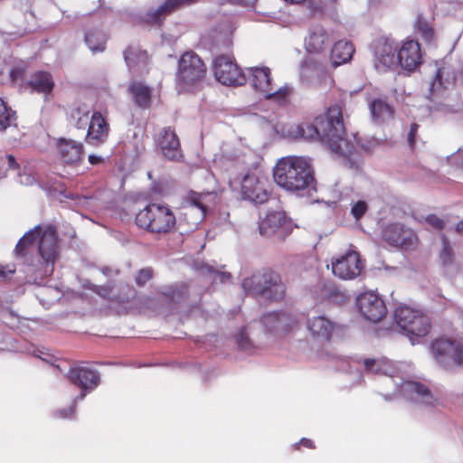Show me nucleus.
Wrapping results in <instances>:
<instances>
[{"label": "nucleus", "instance_id": "nucleus-1", "mask_svg": "<svg viewBox=\"0 0 463 463\" xmlns=\"http://www.w3.org/2000/svg\"><path fill=\"white\" fill-rule=\"evenodd\" d=\"M345 134L342 109L338 105L329 107L316 118L315 124H296L288 129V135L293 138L317 139L333 154L346 157L352 154L354 145L345 137Z\"/></svg>", "mask_w": 463, "mask_h": 463}, {"label": "nucleus", "instance_id": "nucleus-2", "mask_svg": "<svg viewBox=\"0 0 463 463\" xmlns=\"http://www.w3.org/2000/svg\"><path fill=\"white\" fill-rule=\"evenodd\" d=\"M364 368L366 372L387 376V383L392 384L395 389L392 393L383 394L386 401H392L398 397L421 408H434L440 402L430 388L415 381H404L400 375L402 372L401 363H394L387 358H364Z\"/></svg>", "mask_w": 463, "mask_h": 463}, {"label": "nucleus", "instance_id": "nucleus-3", "mask_svg": "<svg viewBox=\"0 0 463 463\" xmlns=\"http://www.w3.org/2000/svg\"><path fill=\"white\" fill-rule=\"evenodd\" d=\"M275 183L299 197L312 196L317 191L314 171L302 156H286L278 160L273 169Z\"/></svg>", "mask_w": 463, "mask_h": 463}, {"label": "nucleus", "instance_id": "nucleus-4", "mask_svg": "<svg viewBox=\"0 0 463 463\" xmlns=\"http://www.w3.org/2000/svg\"><path fill=\"white\" fill-rule=\"evenodd\" d=\"M38 239V251L43 260L41 276H51L54 270V264L59 258L56 229L52 225L36 226L26 232L17 242L15 253L24 255L27 248L34 240Z\"/></svg>", "mask_w": 463, "mask_h": 463}, {"label": "nucleus", "instance_id": "nucleus-5", "mask_svg": "<svg viewBox=\"0 0 463 463\" xmlns=\"http://www.w3.org/2000/svg\"><path fill=\"white\" fill-rule=\"evenodd\" d=\"M249 81L253 90L265 99L271 100L280 106L289 103L293 88L288 84L277 90L273 88L271 71L266 66L248 68Z\"/></svg>", "mask_w": 463, "mask_h": 463}, {"label": "nucleus", "instance_id": "nucleus-6", "mask_svg": "<svg viewBox=\"0 0 463 463\" xmlns=\"http://www.w3.org/2000/svg\"><path fill=\"white\" fill-rule=\"evenodd\" d=\"M394 320L401 332L410 339L411 345L419 344L420 339L430 331L429 317L408 306H402L395 309Z\"/></svg>", "mask_w": 463, "mask_h": 463}, {"label": "nucleus", "instance_id": "nucleus-7", "mask_svg": "<svg viewBox=\"0 0 463 463\" xmlns=\"http://www.w3.org/2000/svg\"><path fill=\"white\" fill-rule=\"evenodd\" d=\"M241 287L249 295L260 296L268 299H280L285 292L280 276L272 270L253 273L250 277L243 279Z\"/></svg>", "mask_w": 463, "mask_h": 463}, {"label": "nucleus", "instance_id": "nucleus-8", "mask_svg": "<svg viewBox=\"0 0 463 463\" xmlns=\"http://www.w3.org/2000/svg\"><path fill=\"white\" fill-rule=\"evenodd\" d=\"M66 377L71 383L80 388V392L74 398L72 404L68 409L59 410L55 412V416L59 419L72 418L75 414L76 403L79 401H82L88 392L96 389L100 381V375L98 371L84 366L70 368Z\"/></svg>", "mask_w": 463, "mask_h": 463}, {"label": "nucleus", "instance_id": "nucleus-9", "mask_svg": "<svg viewBox=\"0 0 463 463\" xmlns=\"http://www.w3.org/2000/svg\"><path fill=\"white\" fill-rule=\"evenodd\" d=\"M136 223L151 232L166 233L175 226V216L167 206L152 203L137 213Z\"/></svg>", "mask_w": 463, "mask_h": 463}, {"label": "nucleus", "instance_id": "nucleus-10", "mask_svg": "<svg viewBox=\"0 0 463 463\" xmlns=\"http://www.w3.org/2000/svg\"><path fill=\"white\" fill-rule=\"evenodd\" d=\"M206 72L202 59L194 52H184L178 62L177 84L183 90L201 80Z\"/></svg>", "mask_w": 463, "mask_h": 463}, {"label": "nucleus", "instance_id": "nucleus-11", "mask_svg": "<svg viewBox=\"0 0 463 463\" xmlns=\"http://www.w3.org/2000/svg\"><path fill=\"white\" fill-rule=\"evenodd\" d=\"M431 349L438 363L446 369L463 364V344L458 340L439 338L432 343Z\"/></svg>", "mask_w": 463, "mask_h": 463}, {"label": "nucleus", "instance_id": "nucleus-12", "mask_svg": "<svg viewBox=\"0 0 463 463\" xmlns=\"http://www.w3.org/2000/svg\"><path fill=\"white\" fill-rule=\"evenodd\" d=\"M213 71L216 80L223 85H243L247 80L232 55L216 56L213 61Z\"/></svg>", "mask_w": 463, "mask_h": 463}, {"label": "nucleus", "instance_id": "nucleus-13", "mask_svg": "<svg viewBox=\"0 0 463 463\" xmlns=\"http://www.w3.org/2000/svg\"><path fill=\"white\" fill-rule=\"evenodd\" d=\"M293 229L291 221L281 210H269L265 217L259 223L261 236L277 237L284 240Z\"/></svg>", "mask_w": 463, "mask_h": 463}, {"label": "nucleus", "instance_id": "nucleus-14", "mask_svg": "<svg viewBox=\"0 0 463 463\" xmlns=\"http://www.w3.org/2000/svg\"><path fill=\"white\" fill-rule=\"evenodd\" d=\"M331 265L333 274L344 280L356 279L364 269L359 253L354 250H349L345 254L333 258Z\"/></svg>", "mask_w": 463, "mask_h": 463}, {"label": "nucleus", "instance_id": "nucleus-15", "mask_svg": "<svg viewBox=\"0 0 463 463\" xmlns=\"http://www.w3.org/2000/svg\"><path fill=\"white\" fill-rule=\"evenodd\" d=\"M241 192L244 200L260 204L266 203L270 195L267 178L255 174H248L242 178Z\"/></svg>", "mask_w": 463, "mask_h": 463}, {"label": "nucleus", "instance_id": "nucleus-16", "mask_svg": "<svg viewBox=\"0 0 463 463\" xmlns=\"http://www.w3.org/2000/svg\"><path fill=\"white\" fill-rule=\"evenodd\" d=\"M357 306L364 317L371 322H379L386 314L383 300L373 291L362 293L357 298Z\"/></svg>", "mask_w": 463, "mask_h": 463}, {"label": "nucleus", "instance_id": "nucleus-17", "mask_svg": "<svg viewBox=\"0 0 463 463\" xmlns=\"http://www.w3.org/2000/svg\"><path fill=\"white\" fill-rule=\"evenodd\" d=\"M398 65L407 71H415L421 62L420 44L414 40H406L397 48Z\"/></svg>", "mask_w": 463, "mask_h": 463}, {"label": "nucleus", "instance_id": "nucleus-18", "mask_svg": "<svg viewBox=\"0 0 463 463\" xmlns=\"http://www.w3.org/2000/svg\"><path fill=\"white\" fill-rule=\"evenodd\" d=\"M375 66L378 70L390 69L398 65L397 46L394 42L380 39L374 47Z\"/></svg>", "mask_w": 463, "mask_h": 463}, {"label": "nucleus", "instance_id": "nucleus-19", "mask_svg": "<svg viewBox=\"0 0 463 463\" xmlns=\"http://www.w3.org/2000/svg\"><path fill=\"white\" fill-rule=\"evenodd\" d=\"M109 132V126L99 112H94L86 133V142L92 146L103 144Z\"/></svg>", "mask_w": 463, "mask_h": 463}, {"label": "nucleus", "instance_id": "nucleus-20", "mask_svg": "<svg viewBox=\"0 0 463 463\" xmlns=\"http://www.w3.org/2000/svg\"><path fill=\"white\" fill-rule=\"evenodd\" d=\"M157 144L164 156L169 160H178L182 156L177 136L170 128H163L157 137Z\"/></svg>", "mask_w": 463, "mask_h": 463}, {"label": "nucleus", "instance_id": "nucleus-21", "mask_svg": "<svg viewBox=\"0 0 463 463\" xmlns=\"http://www.w3.org/2000/svg\"><path fill=\"white\" fill-rule=\"evenodd\" d=\"M307 328L314 338L328 341L335 329V323L325 316H313L307 320Z\"/></svg>", "mask_w": 463, "mask_h": 463}, {"label": "nucleus", "instance_id": "nucleus-22", "mask_svg": "<svg viewBox=\"0 0 463 463\" xmlns=\"http://www.w3.org/2000/svg\"><path fill=\"white\" fill-rule=\"evenodd\" d=\"M383 237L391 244L401 247L411 246L415 240L413 232L400 223L387 226L383 231Z\"/></svg>", "mask_w": 463, "mask_h": 463}, {"label": "nucleus", "instance_id": "nucleus-23", "mask_svg": "<svg viewBox=\"0 0 463 463\" xmlns=\"http://www.w3.org/2000/svg\"><path fill=\"white\" fill-rule=\"evenodd\" d=\"M197 0H165L155 10L148 11L143 17L144 22L148 24H160L163 19L175 9L191 5Z\"/></svg>", "mask_w": 463, "mask_h": 463}, {"label": "nucleus", "instance_id": "nucleus-24", "mask_svg": "<svg viewBox=\"0 0 463 463\" xmlns=\"http://www.w3.org/2000/svg\"><path fill=\"white\" fill-rule=\"evenodd\" d=\"M372 120L376 124H383L390 121L394 115V109L385 99H373L368 103Z\"/></svg>", "mask_w": 463, "mask_h": 463}, {"label": "nucleus", "instance_id": "nucleus-25", "mask_svg": "<svg viewBox=\"0 0 463 463\" xmlns=\"http://www.w3.org/2000/svg\"><path fill=\"white\" fill-rule=\"evenodd\" d=\"M214 198L213 193L197 194L193 193L189 197L190 204L185 209V215L198 213L194 224L200 222L206 214L208 203Z\"/></svg>", "mask_w": 463, "mask_h": 463}, {"label": "nucleus", "instance_id": "nucleus-26", "mask_svg": "<svg viewBox=\"0 0 463 463\" xmlns=\"http://www.w3.org/2000/svg\"><path fill=\"white\" fill-rule=\"evenodd\" d=\"M54 81L52 75L43 71L34 72L26 81L24 88L44 95L52 92Z\"/></svg>", "mask_w": 463, "mask_h": 463}, {"label": "nucleus", "instance_id": "nucleus-27", "mask_svg": "<svg viewBox=\"0 0 463 463\" xmlns=\"http://www.w3.org/2000/svg\"><path fill=\"white\" fill-rule=\"evenodd\" d=\"M60 155L66 164H75L83 155V146L80 142L71 139L61 138L58 141Z\"/></svg>", "mask_w": 463, "mask_h": 463}, {"label": "nucleus", "instance_id": "nucleus-28", "mask_svg": "<svg viewBox=\"0 0 463 463\" xmlns=\"http://www.w3.org/2000/svg\"><path fill=\"white\" fill-rule=\"evenodd\" d=\"M125 61L129 70L142 73L148 62V55L146 51L137 46L128 47L124 52Z\"/></svg>", "mask_w": 463, "mask_h": 463}, {"label": "nucleus", "instance_id": "nucleus-29", "mask_svg": "<svg viewBox=\"0 0 463 463\" xmlns=\"http://www.w3.org/2000/svg\"><path fill=\"white\" fill-rule=\"evenodd\" d=\"M120 288L124 290V293L118 294V287L115 286L102 287L94 285L93 288H91L92 290H94L98 295L101 296L102 298H109L110 300L117 301L119 303L127 302L132 297H134L135 292L133 288H131L128 285H121Z\"/></svg>", "mask_w": 463, "mask_h": 463}, {"label": "nucleus", "instance_id": "nucleus-30", "mask_svg": "<svg viewBox=\"0 0 463 463\" xmlns=\"http://www.w3.org/2000/svg\"><path fill=\"white\" fill-rule=\"evenodd\" d=\"M354 52V48L350 42L338 41L336 42L331 51V62L334 67L342 65L349 61Z\"/></svg>", "mask_w": 463, "mask_h": 463}, {"label": "nucleus", "instance_id": "nucleus-31", "mask_svg": "<svg viewBox=\"0 0 463 463\" xmlns=\"http://www.w3.org/2000/svg\"><path fill=\"white\" fill-rule=\"evenodd\" d=\"M328 42V35L323 27L317 26L306 39V49L309 52H318L325 49Z\"/></svg>", "mask_w": 463, "mask_h": 463}, {"label": "nucleus", "instance_id": "nucleus-32", "mask_svg": "<svg viewBox=\"0 0 463 463\" xmlns=\"http://www.w3.org/2000/svg\"><path fill=\"white\" fill-rule=\"evenodd\" d=\"M128 91L137 106L145 108L149 105L151 90L146 85L142 82H133L129 85Z\"/></svg>", "mask_w": 463, "mask_h": 463}, {"label": "nucleus", "instance_id": "nucleus-33", "mask_svg": "<svg viewBox=\"0 0 463 463\" xmlns=\"http://www.w3.org/2000/svg\"><path fill=\"white\" fill-rule=\"evenodd\" d=\"M188 288L185 284L175 285L165 288L163 295L174 303H182L187 298Z\"/></svg>", "mask_w": 463, "mask_h": 463}, {"label": "nucleus", "instance_id": "nucleus-34", "mask_svg": "<svg viewBox=\"0 0 463 463\" xmlns=\"http://www.w3.org/2000/svg\"><path fill=\"white\" fill-rule=\"evenodd\" d=\"M15 112L7 107L4 99L0 98V131L5 130L12 126H15Z\"/></svg>", "mask_w": 463, "mask_h": 463}, {"label": "nucleus", "instance_id": "nucleus-35", "mask_svg": "<svg viewBox=\"0 0 463 463\" xmlns=\"http://www.w3.org/2000/svg\"><path fill=\"white\" fill-rule=\"evenodd\" d=\"M85 42L92 52L105 50L106 36L101 32H90L85 35Z\"/></svg>", "mask_w": 463, "mask_h": 463}, {"label": "nucleus", "instance_id": "nucleus-36", "mask_svg": "<svg viewBox=\"0 0 463 463\" xmlns=\"http://www.w3.org/2000/svg\"><path fill=\"white\" fill-rule=\"evenodd\" d=\"M90 117V111L86 108L79 107L71 111V121L75 128L85 129L87 126L89 127Z\"/></svg>", "mask_w": 463, "mask_h": 463}, {"label": "nucleus", "instance_id": "nucleus-37", "mask_svg": "<svg viewBox=\"0 0 463 463\" xmlns=\"http://www.w3.org/2000/svg\"><path fill=\"white\" fill-rule=\"evenodd\" d=\"M279 319L276 326V333H288L298 323V317L296 315L289 312H279Z\"/></svg>", "mask_w": 463, "mask_h": 463}, {"label": "nucleus", "instance_id": "nucleus-38", "mask_svg": "<svg viewBox=\"0 0 463 463\" xmlns=\"http://www.w3.org/2000/svg\"><path fill=\"white\" fill-rule=\"evenodd\" d=\"M416 30L421 35L422 39L430 43L434 37V32L432 28L429 25V24L423 21L420 17L417 19L416 22Z\"/></svg>", "mask_w": 463, "mask_h": 463}, {"label": "nucleus", "instance_id": "nucleus-39", "mask_svg": "<svg viewBox=\"0 0 463 463\" xmlns=\"http://www.w3.org/2000/svg\"><path fill=\"white\" fill-rule=\"evenodd\" d=\"M445 69L439 68L436 71L434 79L430 83V95L435 97L438 93L442 90L443 81L442 77L444 74Z\"/></svg>", "mask_w": 463, "mask_h": 463}, {"label": "nucleus", "instance_id": "nucleus-40", "mask_svg": "<svg viewBox=\"0 0 463 463\" xmlns=\"http://www.w3.org/2000/svg\"><path fill=\"white\" fill-rule=\"evenodd\" d=\"M368 211L366 201L358 200L351 203V214L356 220H360Z\"/></svg>", "mask_w": 463, "mask_h": 463}, {"label": "nucleus", "instance_id": "nucleus-41", "mask_svg": "<svg viewBox=\"0 0 463 463\" xmlns=\"http://www.w3.org/2000/svg\"><path fill=\"white\" fill-rule=\"evenodd\" d=\"M213 43L216 47L229 48L232 44V33L225 29L223 33L213 37Z\"/></svg>", "mask_w": 463, "mask_h": 463}, {"label": "nucleus", "instance_id": "nucleus-42", "mask_svg": "<svg viewBox=\"0 0 463 463\" xmlns=\"http://www.w3.org/2000/svg\"><path fill=\"white\" fill-rule=\"evenodd\" d=\"M278 319H279V313L272 312L263 316L262 323L269 331L276 333Z\"/></svg>", "mask_w": 463, "mask_h": 463}, {"label": "nucleus", "instance_id": "nucleus-43", "mask_svg": "<svg viewBox=\"0 0 463 463\" xmlns=\"http://www.w3.org/2000/svg\"><path fill=\"white\" fill-rule=\"evenodd\" d=\"M441 241H442V250L440 252V260L443 264H448L452 260V255H453L452 249H451L449 240L444 235L441 236Z\"/></svg>", "mask_w": 463, "mask_h": 463}, {"label": "nucleus", "instance_id": "nucleus-44", "mask_svg": "<svg viewBox=\"0 0 463 463\" xmlns=\"http://www.w3.org/2000/svg\"><path fill=\"white\" fill-rule=\"evenodd\" d=\"M236 342L239 347L243 350H247L250 348V341L245 329L241 330L239 334L236 335Z\"/></svg>", "mask_w": 463, "mask_h": 463}, {"label": "nucleus", "instance_id": "nucleus-45", "mask_svg": "<svg viewBox=\"0 0 463 463\" xmlns=\"http://www.w3.org/2000/svg\"><path fill=\"white\" fill-rule=\"evenodd\" d=\"M152 278V269H143L136 276V282L139 286L145 285Z\"/></svg>", "mask_w": 463, "mask_h": 463}, {"label": "nucleus", "instance_id": "nucleus-46", "mask_svg": "<svg viewBox=\"0 0 463 463\" xmlns=\"http://www.w3.org/2000/svg\"><path fill=\"white\" fill-rule=\"evenodd\" d=\"M426 222L428 224H430L431 227L437 230H441L444 227V222L440 218L433 214L427 216Z\"/></svg>", "mask_w": 463, "mask_h": 463}, {"label": "nucleus", "instance_id": "nucleus-47", "mask_svg": "<svg viewBox=\"0 0 463 463\" xmlns=\"http://www.w3.org/2000/svg\"><path fill=\"white\" fill-rule=\"evenodd\" d=\"M208 270L211 274L213 275V279L219 280L220 282H225L230 279V274L226 272L214 271L213 268H208Z\"/></svg>", "mask_w": 463, "mask_h": 463}, {"label": "nucleus", "instance_id": "nucleus-48", "mask_svg": "<svg viewBox=\"0 0 463 463\" xmlns=\"http://www.w3.org/2000/svg\"><path fill=\"white\" fill-rule=\"evenodd\" d=\"M419 126L416 123H412L408 133L407 140L410 146L412 148L415 144V135L418 131Z\"/></svg>", "mask_w": 463, "mask_h": 463}, {"label": "nucleus", "instance_id": "nucleus-49", "mask_svg": "<svg viewBox=\"0 0 463 463\" xmlns=\"http://www.w3.org/2000/svg\"><path fill=\"white\" fill-rule=\"evenodd\" d=\"M19 182L24 185H32L34 184L35 179L32 175L24 173L19 175Z\"/></svg>", "mask_w": 463, "mask_h": 463}, {"label": "nucleus", "instance_id": "nucleus-50", "mask_svg": "<svg viewBox=\"0 0 463 463\" xmlns=\"http://www.w3.org/2000/svg\"><path fill=\"white\" fill-rule=\"evenodd\" d=\"M451 160L453 163L463 167V148H459L456 154L452 155Z\"/></svg>", "mask_w": 463, "mask_h": 463}, {"label": "nucleus", "instance_id": "nucleus-51", "mask_svg": "<svg viewBox=\"0 0 463 463\" xmlns=\"http://www.w3.org/2000/svg\"><path fill=\"white\" fill-rule=\"evenodd\" d=\"M14 272L15 269L14 267L0 266V278H5L7 274H13Z\"/></svg>", "mask_w": 463, "mask_h": 463}, {"label": "nucleus", "instance_id": "nucleus-52", "mask_svg": "<svg viewBox=\"0 0 463 463\" xmlns=\"http://www.w3.org/2000/svg\"><path fill=\"white\" fill-rule=\"evenodd\" d=\"M6 162H7L9 168H11V169H16L18 167L15 158L12 155L6 156Z\"/></svg>", "mask_w": 463, "mask_h": 463}, {"label": "nucleus", "instance_id": "nucleus-53", "mask_svg": "<svg viewBox=\"0 0 463 463\" xmlns=\"http://www.w3.org/2000/svg\"><path fill=\"white\" fill-rule=\"evenodd\" d=\"M103 161H104V159L100 156H97V155H90L89 156V162L91 165H98V164L102 163Z\"/></svg>", "mask_w": 463, "mask_h": 463}, {"label": "nucleus", "instance_id": "nucleus-54", "mask_svg": "<svg viewBox=\"0 0 463 463\" xmlns=\"http://www.w3.org/2000/svg\"><path fill=\"white\" fill-rule=\"evenodd\" d=\"M21 74L22 71L19 69H14L10 72V77L14 82H16Z\"/></svg>", "mask_w": 463, "mask_h": 463}, {"label": "nucleus", "instance_id": "nucleus-55", "mask_svg": "<svg viewBox=\"0 0 463 463\" xmlns=\"http://www.w3.org/2000/svg\"><path fill=\"white\" fill-rule=\"evenodd\" d=\"M300 444L307 448H314L313 441L306 438L300 440Z\"/></svg>", "mask_w": 463, "mask_h": 463}, {"label": "nucleus", "instance_id": "nucleus-56", "mask_svg": "<svg viewBox=\"0 0 463 463\" xmlns=\"http://www.w3.org/2000/svg\"><path fill=\"white\" fill-rule=\"evenodd\" d=\"M456 231H457L458 233H463V221H462V222H459L456 225Z\"/></svg>", "mask_w": 463, "mask_h": 463}, {"label": "nucleus", "instance_id": "nucleus-57", "mask_svg": "<svg viewBox=\"0 0 463 463\" xmlns=\"http://www.w3.org/2000/svg\"><path fill=\"white\" fill-rule=\"evenodd\" d=\"M340 361L342 362L343 365L339 366L340 370H345L344 364H348V360L346 358H340Z\"/></svg>", "mask_w": 463, "mask_h": 463}, {"label": "nucleus", "instance_id": "nucleus-58", "mask_svg": "<svg viewBox=\"0 0 463 463\" xmlns=\"http://www.w3.org/2000/svg\"><path fill=\"white\" fill-rule=\"evenodd\" d=\"M308 69V61H306L305 65L302 67V73H306V71H307Z\"/></svg>", "mask_w": 463, "mask_h": 463}, {"label": "nucleus", "instance_id": "nucleus-59", "mask_svg": "<svg viewBox=\"0 0 463 463\" xmlns=\"http://www.w3.org/2000/svg\"><path fill=\"white\" fill-rule=\"evenodd\" d=\"M363 147L366 150V151H372L373 148V145H368V146H364L363 145Z\"/></svg>", "mask_w": 463, "mask_h": 463}, {"label": "nucleus", "instance_id": "nucleus-60", "mask_svg": "<svg viewBox=\"0 0 463 463\" xmlns=\"http://www.w3.org/2000/svg\"><path fill=\"white\" fill-rule=\"evenodd\" d=\"M458 77V79H461L463 80V66H462L461 71Z\"/></svg>", "mask_w": 463, "mask_h": 463}, {"label": "nucleus", "instance_id": "nucleus-61", "mask_svg": "<svg viewBox=\"0 0 463 463\" xmlns=\"http://www.w3.org/2000/svg\"><path fill=\"white\" fill-rule=\"evenodd\" d=\"M286 2H289V3H299L301 2L302 0H285Z\"/></svg>", "mask_w": 463, "mask_h": 463}, {"label": "nucleus", "instance_id": "nucleus-62", "mask_svg": "<svg viewBox=\"0 0 463 463\" xmlns=\"http://www.w3.org/2000/svg\"><path fill=\"white\" fill-rule=\"evenodd\" d=\"M383 368H384L386 371H391V370H392L389 366H383Z\"/></svg>", "mask_w": 463, "mask_h": 463}]
</instances>
